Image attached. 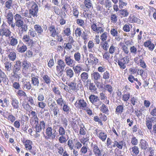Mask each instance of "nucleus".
Returning <instances> with one entry per match:
<instances>
[{
	"instance_id": "f257e3e1",
	"label": "nucleus",
	"mask_w": 156,
	"mask_h": 156,
	"mask_svg": "<svg viewBox=\"0 0 156 156\" xmlns=\"http://www.w3.org/2000/svg\"><path fill=\"white\" fill-rule=\"evenodd\" d=\"M48 106L50 110L52 112L54 115L56 117H58L59 115V110L55 101H53V102L51 104L49 103Z\"/></svg>"
},
{
	"instance_id": "f03ea898",
	"label": "nucleus",
	"mask_w": 156,
	"mask_h": 156,
	"mask_svg": "<svg viewBox=\"0 0 156 156\" xmlns=\"http://www.w3.org/2000/svg\"><path fill=\"white\" fill-rule=\"evenodd\" d=\"M89 99L90 102L97 107H98L102 103V101H100L99 98L94 95H90Z\"/></svg>"
},
{
	"instance_id": "7ed1b4c3",
	"label": "nucleus",
	"mask_w": 156,
	"mask_h": 156,
	"mask_svg": "<svg viewBox=\"0 0 156 156\" xmlns=\"http://www.w3.org/2000/svg\"><path fill=\"white\" fill-rule=\"evenodd\" d=\"M53 129L51 127H48L47 128L46 132L47 136H45L46 139H48V138H49L51 137V139H54L55 138V137L56 136V134L55 133L56 131L55 130V129L54 130H53V131L54 132L53 133Z\"/></svg>"
},
{
	"instance_id": "20e7f679",
	"label": "nucleus",
	"mask_w": 156,
	"mask_h": 156,
	"mask_svg": "<svg viewBox=\"0 0 156 156\" xmlns=\"http://www.w3.org/2000/svg\"><path fill=\"white\" fill-rule=\"evenodd\" d=\"M3 25L4 24L2 25V28L0 29V36L9 37L11 36V32L7 27H3Z\"/></svg>"
},
{
	"instance_id": "39448f33",
	"label": "nucleus",
	"mask_w": 156,
	"mask_h": 156,
	"mask_svg": "<svg viewBox=\"0 0 156 156\" xmlns=\"http://www.w3.org/2000/svg\"><path fill=\"white\" fill-rule=\"evenodd\" d=\"M38 11V5L34 3L31 6V8L29 10V12L31 16H32L34 17H37Z\"/></svg>"
},
{
	"instance_id": "423d86ee",
	"label": "nucleus",
	"mask_w": 156,
	"mask_h": 156,
	"mask_svg": "<svg viewBox=\"0 0 156 156\" xmlns=\"http://www.w3.org/2000/svg\"><path fill=\"white\" fill-rule=\"evenodd\" d=\"M74 105L77 108H80L82 110H85L87 107V104L83 99L79 100L78 102L76 101Z\"/></svg>"
},
{
	"instance_id": "0eeeda50",
	"label": "nucleus",
	"mask_w": 156,
	"mask_h": 156,
	"mask_svg": "<svg viewBox=\"0 0 156 156\" xmlns=\"http://www.w3.org/2000/svg\"><path fill=\"white\" fill-rule=\"evenodd\" d=\"M91 29L94 31L98 33L101 34L104 32V28L102 27H99L97 26L96 24L93 23L91 27Z\"/></svg>"
},
{
	"instance_id": "6e6552de",
	"label": "nucleus",
	"mask_w": 156,
	"mask_h": 156,
	"mask_svg": "<svg viewBox=\"0 0 156 156\" xmlns=\"http://www.w3.org/2000/svg\"><path fill=\"white\" fill-rule=\"evenodd\" d=\"M65 61L66 63L70 67L73 66L75 63V61L70 56L67 55L65 56Z\"/></svg>"
},
{
	"instance_id": "1a4fd4ad",
	"label": "nucleus",
	"mask_w": 156,
	"mask_h": 156,
	"mask_svg": "<svg viewBox=\"0 0 156 156\" xmlns=\"http://www.w3.org/2000/svg\"><path fill=\"white\" fill-rule=\"evenodd\" d=\"M91 146L95 156H101V152L97 145L94 144L92 143Z\"/></svg>"
},
{
	"instance_id": "9d476101",
	"label": "nucleus",
	"mask_w": 156,
	"mask_h": 156,
	"mask_svg": "<svg viewBox=\"0 0 156 156\" xmlns=\"http://www.w3.org/2000/svg\"><path fill=\"white\" fill-rule=\"evenodd\" d=\"M23 41L28 46H32L34 44L33 40L30 39V37L27 35H24L23 38Z\"/></svg>"
},
{
	"instance_id": "9b49d317",
	"label": "nucleus",
	"mask_w": 156,
	"mask_h": 156,
	"mask_svg": "<svg viewBox=\"0 0 156 156\" xmlns=\"http://www.w3.org/2000/svg\"><path fill=\"white\" fill-rule=\"evenodd\" d=\"M114 144L112 146L113 147H116L119 149H122L123 146L124 141L122 140H115L113 142Z\"/></svg>"
},
{
	"instance_id": "f8f14e48",
	"label": "nucleus",
	"mask_w": 156,
	"mask_h": 156,
	"mask_svg": "<svg viewBox=\"0 0 156 156\" xmlns=\"http://www.w3.org/2000/svg\"><path fill=\"white\" fill-rule=\"evenodd\" d=\"M6 17L7 20V22L8 24H10L11 23H13V16L12 12L11 10H9L6 14Z\"/></svg>"
},
{
	"instance_id": "ddd939ff",
	"label": "nucleus",
	"mask_w": 156,
	"mask_h": 156,
	"mask_svg": "<svg viewBox=\"0 0 156 156\" xmlns=\"http://www.w3.org/2000/svg\"><path fill=\"white\" fill-rule=\"evenodd\" d=\"M9 39V41L8 43L9 45L14 46L17 44L18 42L17 39L14 37L13 36H10Z\"/></svg>"
},
{
	"instance_id": "4468645a",
	"label": "nucleus",
	"mask_w": 156,
	"mask_h": 156,
	"mask_svg": "<svg viewBox=\"0 0 156 156\" xmlns=\"http://www.w3.org/2000/svg\"><path fill=\"white\" fill-rule=\"evenodd\" d=\"M22 66L23 67V72L26 74L28 71L29 66V62L27 61H24L22 62Z\"/></svg>"
},
{
	"instance_id": "2eb2a0df",
	"label": "nucleus",
	"mask_w": 156,
	"mask_h": 156,
	"mask_svg": "<svg viewBox=\"0 0 156 156\" xmlns=\"http://www.w3.org/2000/svg\"><path fill=\"white\" fill-rule=\"evenodd\" d=\"M34 75L32 74H31V82L33 86L37 87L39 84V80L38 79V76H33Z\"/></svg>"
},
{
	"instance_id": "dca6fc26",
	"label": "nucleus",
	"mask_w": 156,
	"mask_h": 156,
	"mask_svg": "<svg viewBox=\"0 0 156 156\" xmlns=\"http://www.w3.org/2000/svg\"><path fill=\"white\" fill-rule=\"evenodd\" d=\"M51 34V36L52 37H55L58 34V33L56 30L54 25L50 26L48 28Z\"/></svg>"
},
{
	"instance_id": "f3484780",
	"label": "nucleus",
	"mask_w": 156,
	"mask_h": 156,
	"mask_svg": "<svg viewBox=\"0 0 156 156\" xmlns=\"http://www.w3.org/2000/svg\"><path fill=\"white\" fill-rule=\"evenodd\" d=\"M34 29L38 35L43 34L44 33L43 29L39 24H36L34 26Z\"/></svg>"
},
{
	"instance_id": "a211bd4d",
	"label": "nucleus",
	"mask_w": 156,
	"mask_h": 156,
	"mask_svg": "<svg viewBox=\"0 0 156 156\" xmlns=\"http://www.w3.org/2000/svg\"><path fill=\"white\" fill-rule=\"evenodd\" d=\"M11 99L12 100L11 104L15 109H18L19 108V102L17 100L16 98H12Z\"/></svg>"
},
{
	"instance_id": "6ab92c4d",
	"label": "nucleus",
	"mask_w": 156,
	"mask_h": 156,
	"mask_svg": "<svg viewBox=\"0 0 156 156\" xmlns=\"http://www.w3.org/2000/svg\"><path fill=\"white\" fill-rule=\"evenodd\" d=\"M66 84L69 87L70 89L72 90L75 91L77 90L76 83L75 81H73L68 83L67 82Z\"/></svg>"
},
{
	"instance_id": "aec40b11",
	"label": "nucleus",
	"mask_w": 156,
	"mask_h": 156,
	"mask_svg": "<svg viewBox=\"0 0 156 156\" xmlns=\"http://www.w3.org/2000/svg\"><path fill=\"white\" fill-rule=\"evenodd\" d=\"M144 45L146 47H148L149 49L151 51H152L154 47V44L150 41H148L144 42Z\"/></svg>"
},
{
	"instance_id": "412c9836",
	"label": "nucleus",
	"mask_w": 156,
	"mask_h": 156,
	"mask_svg": "<svg viewBox=\"0 0 156 156\" xmlns=\"http://www.w3.org/2000/svg\"><path fill=\"white\" fill-rule=\"evenodd\" d=\"M22 66V62L20 60L17 61L15 65H14L13 70L17 71H21L20 69Z\"/></svg>"
},
{
	"instance_id": "4be33fe9",
	"label": "nucleus",
	"mask_w": 156,
	"mask_h": 156,
	"mask_svg": "<svg viewBox=\"0 0 156 156\" xmlns=\"http://www.w3.org/2000/svg\"><path fill=\"white\" fill-rule=\"evenodd\" d=\"M140 145L141 149L145 150H146L148 146V143L143 139L141 140Z\"/></svg>"
},
{
	"instance_id": "5701e85b",
	"label": "nucleus",
	"mask_w": 156,
	"mask_h": 156,
	"mask_svg": "<svg viewBox=\"0 0 156 156\" xmlns=\"http://www.w3.org/2000/svg\"><path fill=\"white\" fill-rule=\"evenodd\" d=\"M27 46L23 44L22 46L18 45L17 47L16 50L19 52L23 53L27 50Z\"/></svg>"
},
{
	"instance_id": "b1692460",
	"label": "nucleus",
	"mask_w": 156,
	"mask_h": 156,
	"mask_svg": "<svg viewBox=\"0 0 156 156\" xmlns=\"http://www.w3.org/2000/svg\"><path fill=\"white\" fill-rule=\"evenodd\" d=\"M132 152L133 154H131L133 156H136L139 152V147L136 146L133 147L132 148Z\"/></svg>"
},
{
	"instance_id": "393cba45",
	"label": "nucleus",
	"mask_w": 156,
	"mask_h": 156,
	"mask_svg": "<svg viewBox=\"0 0 156 156\" xmlns=\"http://www.w3.org/2000/svg\"><path fill=\"white\" fill-rule=\"evenodd\" d=\"M22 88L24 90L27 89L28 90H30L32 86L30 82H24L22 86Z\"/></svg>"
},
{
	"instance_id": "a878e982",
	"label": "nucleus",
	"mask_w": 156,
	"mask_h": 156,
	"mask_svg": "<svg viewBox=\"0 0 156 156\" xmlns=\"http://www.w3.org/2000/svg\"><path fill=\"white\" fill-rule=\"evenodd\" d=\"M80 77L81 80L83 82L85 83L88 79L89 75L87 73L83 72L81 74Z\"/></svg>"
},
{
	"instance_id": "bb28decb",
	"label": "nucleus",
	"mask_w": 156,
	"mask_h": 156,
	"mask_svg": "<svg viewBox=\"0 0 156 156\" xmlns=\"http://www.w3.org/2000/svg\"><path fill=\"white\" fill-rule=\"evenodd\" d=\"M131 21L132 22L136 23H137L142 24L143 23V21L138 18L135 16H133L131 18Z\"/></svg>"
},
{
	"instance_id": "cd10ccee",
	"label": "nucleus",
	"mask_w": 156,
	"mask_h": 156,
	"mask_svg": "<svg viewBox=\"0 0 156 156\" xmlns=\"http://www.w3.org/2000/svg\"><path fill=\"white\" fill-rule=\"evenodd\" d=\"M73 13V15L76 17V18L78 17L79 14V12L78 10V6L76 5H74L72 7Z\"/></svg>"
},
{
	"instance_id": "c85d7f7f",
	"label": "nucleus",
	"mask_w": 156,
	"mask_h": 156,
	"mask_svg": "<svg viewBox=\"0 0 156 156\" xmlns=\"http://www.w3.org/2000/svg\"><path fill=\"white\" fill-rule=\"evenodd\" d=\"M91 77L93 80H99L101 78V76L98 72H94L91 74Z\"/></svg>"
},
{
	"instance_id": "c756f323",
	"label": "nucleus",
	"mask_w": 156,
	"mask_h": 156,
	"mask_svg": "<svg viewBox=\"0 0 156 156\" xmlns=\"http://www.w3.org/2000/svg\"><path fill=\"white\" fill-rule=\"evenodd\" d=\"M66 73L67 76L69 78L73 77L74 75L73 71L71 69H67L66 71Z\"/></svg>"
},
{
	"instance_id": "7c9ffc66",
	"label": "nucleus",
	"mask_w": 156,
	"mask_h": 156,
	"mask_svg": "<svg viewBox=\"0 0 156 156\" xmlns=\"http://www.w3.org/2000/svg\"><path fill=\"white\" fill-rule=\"evenodd\" d=\"M9 60L13 61L16 58V53L13 51L10 52L8 55Z\"/></svg>"
},
{
	"instance_id": "2f4dec72",
	"label": "nucleus",
	"mask_w": 156,
	"mask_h": 156,
	"mask_svg": "<svg viewBox=\"0 0 156 156\" xmlns=\"http://www.w3.org/2000/svg\"><path fill=\"white\" fill-rule=\"evenodd\" d=\"M89 56L91 62H92L95 64H97L98 62V60L95 57V55L92 54H90Z\"/></svg>"
},
{
	"instance_id": "473e14b6",
	"label": "nucleus",
	"mask_w": 156,
	"mask_h": 156,
	"mask_svg": "<svg viewBox=\"0 0 156 156\" xmlns=\"http://www.w3.org/2000/svg\"><path fill=\"white\" fill-rule=\"evenodd\" d=\"M58 66L60 67L62 70H64L65 66H66V63L62 59L59 60L57 62Z\"/></svg>"
},
{
	"instance_id": "72a5a7b5",
	"label": "nucleus",
	"mask_w": 156,
	"mask_h": 156,
	"mask_svg": "<svg viewBox=\"0 0 156 156\" xmlns=\"http://www.w3.org/2000/svg\"><path fill=\"white\" fill-rule=\"evenodd\" d=\"M130 96V93H127L124 94L122 98V100L125 102L127 103V101L129 99Z\"/></svg>"
},
{
	"instance_id": "f704fd0d",
	"label": "nucleus",
	"mask_w": 156,
	"mask_h": 156,
	"mask_svg": "<svg viewBox=\"0 0 156 156\" xmlns=\"http://www.w3.org/2000/svg\"><path fill=\"white\" fill-rule=\"evenodd\" d=\"M42 77L45 83L47 84H49L51 82L50 78L47 75H45L43 76Z\"/></svg>"
},
{
	"instance_id": "c9c22d12",
	"label": "nucleus",
	"mask_w": 156,
	"mask_h": 156,
	"mask_svg": "<svg viewBox=\"0 0 156 156\" xmlns=\"http://www.w3.org/2000/svg\"><path fill=\"white\" fill-rule=\"evenodd\" d=\"M124 106L123 105H119L116 107L115 112L119 113H121L123 112Z\"/></svg>"
},
{
	"instance_id": "e433bc0d",
	"label": "nucleus",
	"mask_w": 156,
	"mask_h": 156,
	"mask_svg": "<svg viewBox=\"0 0 156 156\" xmlns=\"http://www.w3.org/2000/svg\"><path fill=\"white\" fill-rule=\"evenodd\" d=\"M84 3L86 7L88 9H90L92 7V4L90 0H85Z\"/></svg>"
},
{
	"instance_id": "4c0bfd02",
	"label": "nucleus",
	"mask_w": 156,
	"mask_h": 156,
	"mask_svg": "<svg viewBox=\"0 0 156 156\" xmlns=\"http://www.w3.org/2000/svg\"><path fill=\"white\" fill-rule=\"evenodd\" d=\"M98 137L103 141H104L107 138V135L106 133L101 132L99 133Z\"/></svg>"
},
{
	"instance_id": "58836bf2",
	"label": "nucleus",
	"mask_w": 156,
	"mask_h": 156,
	"mask_svg": "<svg viewBox=\"0 0 156 156\" xmlns=\"http://www.w3.org/2000/svg\"><path fill=\"white\" fill-rule=\"evenodd\" d=\"M13 74L12 75V76L15 79H19L20 77V71L13 70Z\"/></svg>"
},
{
	"instance_id": "ea45409f",
	"label": "nucleus",
	"mask_w": 156,
	"mask_h": 156,
	"mask_svg": "<svg viewBox=\"0 0 156 156\" xmlns=\"http://www.w3.org/2000/svg\"><path fill=\"white\" fill-rule=\"evenodd\" d=\"M104 5L106 8H110L112 7V5L111 1L110 0H105Z\"/></svg>"
},
{
	"instance_id": "a19ab883",
	"label": "nucleus",
	"mask_w": 156,
	"mask_h": 156,
	"mask_svg": "<svg viewBox=\"0 0 156 156\" xmlns=\"http://www.w3.org/2000/svg\"><path fill=\"white\" fill-rule=\"evenodd\" d=\"M56 102L57 104L61 106V108L64 103H66L65 101H64L62 97L58 98L56 100Z\"/></svg>"
},
{
	"instance_id": "79ce46f5",
	"label": "nucleus",
	"mask_w": 156,
	"mask_h": 156,
	"mask_svg": "<svg viewBox=\"0 0 156 156\" xmlns=\"http://www.w3.org/2000/svg\"><path fill=\"white\" fill-rule=\"evenodd\" d=\"M120 11V14L124 17H127L129 14L127 10L126 9H121Z\"/></svg>"
},
{
	"instance_id": "37998d69",
	"label": "nucleus",
	"mask_w": 156,
	"mask_h": 156,
	"mask_svg": "<svg viewBox=\"0 0 156 156\" xmlns=\"http://www.w3.org/2000/svg\"><path fill=\"white\" fill-rule=\"evenodd\" d=\"M17 95L18 96L20 97H25L27 95L25 92L22 90H18L17 93Z\"/></svg>"
},
{
	"instance_id": "c03bdc74",
	"label": "nucleus",
	"mask_w": 156,
	"mask_h": 156,
	"mask_svg": "<svg viewBox=\"0 0 156 156\" xmlns=\"http://www.w3.org/2000/svg\"><path fill=\"white\" fill-rule=\"evenodd\" d=\"M12 0H8L5 3V6L8 9H11V7L12 6Z\"/></svg>"
},
{
	"instance_id": "a18cd8bd",
	"label": "nucleus",
	"mask_w": 156,
	"mask_h": 156,
	"mask_svg": "<svg viewBox=\"0 0 156 156\" xmlns=\"http://www.w3.org/2000/svg\"><path fill=\"white\" fill-rule=\"evenodd\" d=\"M119 60L121 61L122 62V63H124L126 65L128 63L129 61V58L128 56H125L122 59H121Z\"/></svg>"
},
{
	"instance_id": "49530a36",
	"label": "nucleus",
	"mask_w": 156,
	"mask_h": 156,
	"mask_svg": "<svg viewBox=\"0 0 156 156\" xmlns=\"http://www.w3.org/2000/svg\"><path fill=\"white\" fill-rule=\"evenodd\" d=\"M89 89L91 91H96L97 90L96 87L93 83H90L89 86Z\"/></svg>"
},
{
	"instance_id": "de8ad7c7",
	"label": "nucleus",
	"mask_w": 156,
	"mask_h": 156,
	"mask_svg": "<svg viewBox=\"0 0 156 156\" xmlns=\"http://www.w3.org/2000/svg\"><path fill=\"white\" fill-rule=\"evenodd\" d=\"M101 44L102 45V47L103 49L107 51L109 47V45L107 42L106 41H103V42Z\"/></svg>"
},
{
	"instance_id": "09e8293b",
	"label": "nucleus",
	"mask_w": 156,
	"mask_h": 156,
	"mask_svg": "<svg viewBox=\"0 0 156 156\" xmlns=\"http://www.w3.org/2000/svg\"><path fill=\"white\" fill-rule=\"evenodd\" d=\"M80 54L79 52H77L75 53L74 57L75 60L76 61L78 62L80 60Z\"/></svg>"
},
{
	"instance_id": "8fccbe9b",
	"label": "nucleus",
	"mask_w": 156,
	"mask_h": 156,
	"mask_svg": "<svg viewBox=\"0 0 156 156\" xmlns=\"http://www.w3.org/2000/svg\"><path fill=\"white\" fill-rule=\"evenodd\" d=\"M110 74L108 72L106 71L105 72L103 75V78L105 80H107L110 78Z\"/></svg>"
},
{
	"instance_id": "3c124183",
	"label": "nucleus",
	"mask_w": 156,
	"mask_h": 156,
	"mask_svg": "<svg viewBox=\"0 0 156 156\" xmlns=\"http://www.w3.org/2000/svg\"><path fill=\"white\" fill-rule=\"evenodd\" d=\"M117 62L120 68L121 69H124L126 68V65L124 63H122L121 61L119 60Z\"/></svg>"
},
{
	"instance_id": "603ef678",
	"label": "nucleus",
	"mask_w": 156,
	"mask_h": 156,
	"mask_svg": "<svg viewBox=\"0 0 156 156\" xmlns=\"http://www.w3.org/2000/svg\"><path fill=\"white\" fill-rule=\"evenodd\" d=\"M5 69H7V70L9 71L11 70L12 66L11 63L8 62H6L5 63Z\"/></svg>"
},
{
	"instance_id": "864d4df0",
	"label": "nucleus",
	"mask_w": 156,
	"mask_h": 156,
	"mask_svg": "<svg viewBox=\"0 0 156 156\" xmlns=\"http://www.w3.org/2000/svg\"><path fill=\"white\" fill-rule=\"evenodd\" d=\"M8 120H10L11 122H13L16 120L15 117L11 114H9V115L7 118Z\"/></svg>"
},
{
	"instance_id": "5fc2aeb1",
	"label": "nucleus",
	"mask_w": 156,
	"mask_h": 156,
	"mask_svg": "<svg viewBox=\"0 0 156 156\" xmlns=\"http://www.w3.org/2000/svg\"><path fill=\"white\" fill-rule=\"evenodd\" d=\"M58 132L60 135L64 136L65 134V131L64 128L62 126H60L58 129Z\"/></svg>"
},
{
	"instance_id": "6e6d98bb",
	"label": "nucleus",
	"mask_w": 156,
	"mask_h": 156,
	"mask_svg": "<svg viewBox=\"0 0 156 156\" xmlns=\"http://www.w3.org/2000/svg\"><path fill=\"white\" fill-rule=\"evenodd\" d=\"M117 16L115 14H112L111 16V20L114 23H115L117 20Z\"/></svg>"
},
{
	"instance_id": "4d7b16f0",
	"label": "nucleus",
	"mask_w": 156,
	"mask_h": 156,
	"mask_svg": "<svg viewBox=\"0 0 156 156\" xmlns=\"http://www.w3.org/2000/svg\"><path fill=\"white\" fill-rule=\"evenodd\" d=\"M4 103H3V101L2 99H0V104H1V105L3 107H4L6 106H7L8 105L7 104L8 102L7 100L5 98L4 99Z\"/></svg>"
},
{
	"instance_id": "13d9d810",
	"label": "nucleus",
	"mask_w": 156,
	"mask_h": 156,
	"mask_svg": "<svg viewBox=\"0 0 156 156\" xmlns=\"http://www.w3.org/2000/svg\"><path fill=\"white\" fill-rule=\"evenodd\" d=\"M15 24L16 27H20L24 24V22L23 20H21L15 21Z\"/></svg>"
},
{
	"instance_id": "bf43d9fd",
	"label": "nucleus",
	"mask_w": 156,
	"mask_h": 156,
	"mask_svg": "<svg viewBox=\"0 0 156 156\" xmlns=\"http://www.w3.org/2000/svg\"><path fill=\"white\" fill-rule=\"evenodd\" d=\"M146 126L149 130H151L152 128V123H151L150 121L146 119Z\"/></svg>"
},
{
	"instance_id": "052dcab7",
	"label": "nucleus",
	"mask_w": 156,
	"mask_h": 156,
	"mask_svg": "<svg viewBox=\"0 0 156 156\" xmlns=\"http://www.w3.org/2000/svg\"><path fill=\"white\" fill-rule=\"evenodd\" d=\"M122 49L125 53L128 54L129 53V51L126 45L125 44L123 45L122 46Z\"/></svg>"
},
{
	"instance_id": "680f3d73",
	"label": "nucleus",
	"mask_w": 156,
	"mask_h": 156,
	"mask_svg": "<svg viewBox=\"0 0 156 156\" xmlns=\"http://www.w3.org/2000/svg\"><path fill=\"white\" fill-rule=\"evenodd\" d=\"M107 33L105 32L101 36V39L103 41H105L107 39Z\"/></svg>"
},
{
	"instance_id": "e2e57ef3",
	"label": "nucleus",
	"mask_w": 156,
	"mask_h": 156,
	"mask_svg": "<svg viewBox=\"0 0 156 156\" xmlns=\"http://www.w3.org/2000/svg\"><path fill=\"white\" fill-rule=\"evenodd\" d=\"M138 100L136 98H135L134 97H133L132 98H131V100H130V102L131 104L133 105V106L136 105V103H137Z\"/></svg>"
},
{
	"instance_id": "0e129e2a",
	"label": "nucleus",
	"mask_w": 156,
	"mask_h": 156,
	"mask_svg": "<svg viewBox=\"0 0 156 156\" xmlns=\"http://www.w3.org/2000/svg\"><path fill=\"white\" fill-rule=\"evenodd\" d=\"M62 110L66 112H68L69 111L70 108L66 104V103L63 105Z\"/></svg>"
},
{
	"instance_id": "69168bd1",
	"label": "nucleus",
	"mask_w": 156,
	"mask_h": 156,
	"mask_svg": "<svg viewBox=\"0 0 156 156\" xmlns=\"http://www.w3.org/2000/svg\"><path fill=\"white\" fill-rule=\"evenodd\" d=\"M21 29V31L22 33L26 32L27 31V26L26 24H23L20 27Z\"/></svg>"
},
{
	"instance_id": "338daca9",
	"label": "nucleus",
	"mask_w": 156,
	"mask_h": 156,
	"mask_svg": "<svg viewBox=\"0 0 156 156\" xmlns=\"http://www.w3.org/2000/svg\"><path fill=\"white\" fill-rule=\"evenodd\" d=\"M63 32L66 35L69 36L71 34V30L70 28H66L64 30Z\"/></svg>"
},
{
	"instance_id": "774afa93",
	"label": "nucleus",
	"mask_w": 156,
	"mask_h": 156,
	"mask_svg": "<svg viewBox=\"0 0 156 156\" xmlns=\"http://www.w3.org/2000/svg\"><path fill=\"white\" fill-rule=\"evenodd\" d=\"M131 143L134 146L137 144L138 143V140L134 136L132 138Z\"/></svg>"
}]
</instances>
